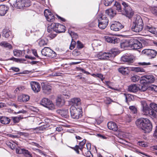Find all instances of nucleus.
I'll return each mask as SVG.
<instances>
[{"instance_id": "obj_1", "label": "nucleus", "mask_w": 157, "mask_h": 157, "mask_svg": "<svg viewBox=\"0 0 157 157\" xmlns=\"http://www.w3.org/2000/svg\"><path fill=\"white\" fill-rule=\"evenodd\" d=\"M122 5L123 6L122 9L120 4L117 2H116L112 8L115 11H116L117 12H117L126 15L128 18L131 17L133 16L134 13L132 11L131 7L124 2L122 3Z\"/></svg>"}, {"instance_id": "obj_2", "label": "nucleus", "mask_w": 157, "mask_h": 157, "mask_svg": "<svg viewBox=\"0 0 157 157\" xmlns=\"http://www.w3.org/2000/svg\"><path fill=\"white\" fill-rule=\"evenodd\" d=\"M136 124L138 127L143 130L144 133H149L152 130V124L147 118H138Z\"/></svg>"}, {"instance_id": "obj_3", "label": "nucleus", "mask_w": 157, "mask_h": 157, "mask_svg": "<svg viewBox=\"0 0 157 157\" xmlns=\"http://www.w3.org/2000/svg\"><path fill=\"white\" fill-rule=\"evenodd\" d=\"M150 107L151 109L148 106L143 107V110L144 113V114L151 117H156V113L154 111L157 112V104L154 103H151L150 104Z\"/></svg>"}, {"instance_id": "obj_4", "label": "nucleus", "mask_w": 157, "mask_h": 157, "mask_svg": "<svg viewBox=\"0 0 157 157\" xmlns=\"http://www.w3.org/2000/svg\"><path fill=\"white\" fill-rule=\"evenodd\" d=\"M116 52L114 51H110L109 52H100L95 55V57H97L101 60H111L115 56Z\"/></svg>"}, {"instance_id": "obj_5", "label": "nucleus", "mask_w": 157, "mask_h": 157, "mask_svg": "<svg viewBox=\"0 0 157 157\" xmlns=\"http://www.w3.org/2000/svg\"><path fill=\"white\" fill-rule=\"evenodd\" d=\"M70 112L72 118H80L82 117V109L78 107L71 106Z\"/></svg>"}, {"instance_id": "obj_6", "label": "nucleus", "mask_w": 157, "mask_h": 157, "mask_svg": "<svg viewBox=\"0 0 157 157\" xmlns=\"http://www.w3.org/2000/svg\"><path fill=\"white\" fill-rule=\"evenodd\" d=\"M13 5L16 8L21 9L24 7H27L31 5L29 0H16L13 3Z\"/></svg>"}, {"instance_id": "obj_7", "label": "nucleus", "mask_w": 157, "mask_h": 157, "mask_svg": "<svg viewBox=\"0 0 157 157\" xmlns=\"http://www.w3.org/2000/svg\"><path fill=\"white\" fill-rule=\"evenodd\" d=\"M40 104L50 110L55 109V106L52 101L47 98H43L40 101Z\"/></svg>"}, {"instance_id": "obj_8", "label": "nucleus", "mask_w": 157, "mask_h": 157, "mask_svg": "<svg viewBox=\"0 0 157 157\" xmlns=\"http://www.w3.org/2000/svg\"><path fill=\"white\" fill-rule=\"evenodd\" d=\"M86 142V140L85 139H83L82 141L79 142L78 145H76L74 147H70L74 150L77 154H80L79 149L82 152L85 149H86V148L84 147Z\"/></svg>"}, {"instance_id": "obj_9", "label": "nucleus", "mask_w": 157, "mask_h": 157, "mask_svg": "<svg viewBox=\"0 0 157 157\" xmlns=\"http://www.w3.org/2000/svg\"><path fill=\"white\" fill-rule=\"evenodd\" d=\"M41 53L43 55L50 58H54L56 55L54 51L48 48H44L42 50Z\"/></svg>"}, {"instance_id": "obj_10", "label": "nucleus", "mask_w": 157, "mask_h": 157, "mask_svg": "<svg viewBox=\"0 0 157 157\" xmlns=\"http://www.w3.org/2000/svg\"><path fill=\"white\" fill-rule=\"evenodd\" d=\"M130 48L134 50L139 49L142 47L141 43L137 38L130 39Z\"/></svg>"}, {"instance_id": "obj_11", "label": "nucleus", "mask_w": 157, "mask_h": 157, "mask_svg": "<svg viewBox=\"0 0 157 157\" xmlns=\"http://www.w3.org/2000/svg\"><path fill=\"white\" fill-rule=\"evenodd\" d=\"M141 81H143L142 83L144 84L152 83L154 82L155 79L154 77L152 75H145L141 77Z\"/></svg>"}, {"instance_id": "obj_12", "label": "nucleus", "mask_w": 157, "mask_h": 157, "mask_svg": "<svg viewBox=\"0 0 157 157\" xmlns=\"http://www.w3.org/2000/svg\"><path fill=\"white\" fill-rule=\"evenodd\" d=\"M142 52L147 56L150 58H154L157 54V51L155 50L150 49H144Z\"/></svg>"}, {"instance_id": "obj_13", "label": "nucleus", "mask_w": 157, "mask_h": 157, "mask_svg": "<svg viewBox=\"0 0 157 157\" xmlns=\"http://www.w3.org/2000/svg\"><path fill=\"white\" fill-rule=\"evenodd\" d=\"M124 27V25L119 21H115L113 23L110 27L112 30L115 31L120 30Z\"/></svg>"}, {"instance_id": "obj_14", "label": "nucleus", "mask_w": 157, "mask_h": 157, "mask_svg": "<svg viewBox=\"0 0 157 157\" xmlns=\"http://www.w3.org/2000/svg\"><path fill=\"white\" fill-rule=\"evenodd\" d=\"M86 149L82 151V154L86 157H93L90 150L91 149V144L90 143H87L86 144Z\"/></svg>"}, {"instance_id": "obj_15", "label": "nucleus", "mask_w": 157, "mask_h": 157, "mask_svg": "<svg viewBox=\"0 0 157 157\" xmlns=\"http://www.w3.org/2000/svg\"><path fill=\"white\" fill-rule=\"evenodd\" d=\"M44 14L48 21L53 22L55 19V17L52 13L48 9L45 10L44 12Z\"/></svg>"}, {"instance_id": "obj_16", "label": "nucleus", "mask_w": 157, "mask_h": 157, "mask_svg": "<svg viewBox=\"0 0 157 157\" xmlns=\"http://www.w3.org/2000/svg\"><path fill=\"white\" fill-rule=\"evenodd\" d=\"M41 88L43 92L45 94L50 93L52 90V87L47 83H41Z\"/></svg>"}, {"instance_id": "obj_17", "label": "nucleus", "mask_w": 157, "mask_h": 157, "mask_svg": "<svg viewBox=\"0 0 157 157\" xmlns=\"http://www.w3.org/2000/svg\"><path fill=\"white\" fill-rule=\"evenodd\" d=\"M134 59V56L132 55H125L122 56L121 58L122 61L128 64L132 63Z\"/></svg>"}, {"instance_id": "obj_18", "label": "nucleus", "mask_w": 157, "mask_h": 157, "mask_svg": "<svg viewBox=\"0 0 157 157\" xmlns=\"http://www.w3.org/2000/svg\"><path fill=\"white\" fill-rule=\"evenodd\" d=\"M31 88L35 93H38L40 90V84L36 82H30Z\"/></svg>"}, {"instance_id": "obj_19", "label": "nucleus", "mask_w": 157, "mask_h": 157, "mask_svg": "<svg viewBox=\"0 0 157 157\" xmlns=\"http://www.w3.org/2000/svg\"><path fill=\"white\" fill-rule=\"evenodd\" d=\"M105 40L108 42L113 44L117 43L119 41V39L113 36H105Z\"/></svg>"}, {"instance_id": "obj_20", "label": "nucleus", "mask_w": 157, "mask_h": 157, "mask_svg": "<svg viewBox=\"0 0 157 157\" xmlns=\"http://www.w3.org/2000/svg\"><path fill=\"white\" fill-rule=\"evenodd\" d=\"M130 39L124 40L120 43V46L121 48H124L128 47H130Z\"/></svg>"}, {"instance_id": "obj_21", "label": "nucleus", "mask_w": 157, "mask_h": 157, "mask_svg": "<svg viewBox=\"0 0 157 157\" xmlns=\"http://www.w3.org/2000/svg\"><path fill=\"white\" fill-rule=\"evenodd\" d=\"M118 71L124 75H128L129 71L127 67H121L118 69Z\"/></svg>"}, {"instance_id": "obj_22", "label": "nucleus", "mask_w": 157, "mask_h": 157, "mask_svg": "<svg viewBox=\"0 0 157 157\" xmlns=\"http://www.w3.org/2000/svg\"><path fill=\"white\" fill-rule=\"evenodd\" d=\"M9 8L4 5H0V16H4L8 11Z\"/></svg>"}, {"instance_id": "obj_23", "label": "nucleus", "mask_w": 157, "mask_h": 157, "mask_svg": "<svg viewBox=\"0 0 157 157\" xmlns=\"http://www.w3.org/2000/svg\"><path fill=\"white\" fill-rule=\"evenodd\" d=\"M107 126L109 129L112 130L114 131H116L118 129L117 125L113 122H109L107 124Z\"/></svg>"}, {"instance_id": "obj_24", "label": "nucleus", "mask_w": 157, "mask_h": 157, "mask_svg": "<svg viewBox=\"0 0 157 157\" xmlns=\"http://www.w3.org/2000/svg\"><path fill=\"white\" fill-rule=\"evenodd\" d=\"M65 31V27L63 25L58 23L57 29L55 30L56 33H59L64 32Z\"/></svg>"}, {"instance_id": "obj_25", "label": "nucleus", "mask_w": 157, "mask_h": 157, "mask_svg": "<svg viewBox=\"0 0 157 157\" xmlns=\"http://www.w3.org/2000/svg\"><path fill=\"white\" fill-rule=\"evenodd\" d=\"M133 25H144L143 20L140 16H138L136 17L135 20L133 23Z\"/></svg>"}, {"instance_id": "obj_26", "label": "nucleus", "mask_w": 157, "mask_h": 157, "mask_svg": "<svg viewBox=\"0 0 157 157\" xmlns=\"http://www.w3.org/2000/svg\"><path fill=\"white\" fill-rule=\"evenodd\" d=\"M105 13L111 17H113L117 14V11L112 8L107 10L105 11Z\"/></svg>"}, {"instance_id": "obj_27", "label": "nucleus", "mask_w": 157, "mask_h": 157, "mask_svg": "<svg viewBox=\"0 0 157 157\" xmlns=\"http://www.w3.org/2000/svg\"><path fill=\"white\" fill-rule=\"evenodd\" d=\"M143 28V25H132V31L136 33H139L141 32Z\"/></svg>"}, {"instance_id": "obj_28", "label": "nucleus", "mask_w": 157, "mask_h": 157, "mask_svg": "<svg viewBox=\"0 0 157 157\" xmlns=\"http://www.w3.org/2000/svg\"><path fill=\"white\" fill-rule=\"evenodd\" d=\"M128 89L129 92L135 93L138 91V87L136 84L131 85L128 86Z\"/></svg>"}, {"instance_id": "obj_29", "label": "nucleus", "mask_w": 157, "mask_h": 157, "mask_svg": "<svg viewBox=\"0 0 157 157\" xmlns=\"http://www.w3.org/2000/svg\"><path fill=\"white\" fill-rule=\"evenodd\" d=\"M71 102L73 105L71 106H74L78 107L81 104L80 99L78 98H74L71 99Z\"/></svg>"}, {"instance_id": "obj_30", "label": "nucleus", "mask_w": 157, "mask_h": 157, "mask_svg": "<svg viewBox=\"0 0 157 157\" xmlns=\"http://www.w3.org/2000/svg\"><path fill=\"white\" fill-rule=\"evenodd\" d=\"M47 31L48 33H50L49 36L52 39L54 38L56 35V34L53 33L54 32H55V30H53V29H51L49 25L48 27Z\"/></svg>"}, {"instance_id": "obj_31", "label": "nucleus", "mask_w": 157, "mask_h": 157, "mask_svg": "<svg viewBox=\"0 0 157 157\" xmlns=\"http://www.w3.org/2000/svg\"><path fill=\"white\" fill-rule=\"evenodd\" d=\"M43 119H44V118H43ZM44 121L45 122H39L38 123L39 124H42V123H45L46 124H43L42 125L43 126V128H46L48 127L49 126V125L48 124V123L50 121V120L49 118H45L44 120Z\"/></svg>"}, {"instance_id": "obj_32", "label": "nucleus", "mask_w": 157, "mask_h": 157, "mask_svg": "<svg viewBox=\"0 0 157 157\" xmlns=\"http://www.w3.org/2000/svg\"><path fill=\"white\" fill-rule=\"evenodd\" d=\"M98 22L99 21L100 22H103L105 23L106 22V24H108L109 23V20L104 15H102L100 16L98 19Z\"/></svg>"}, {"instance_id": "obj_33", "label": "nucleus", "mask_w": 157, "mask_h": 157, "mask_svg": "<svg viewBox=\"0 0 157 157\" xmlns=\"http://www.w3.org/2000/svg\"><path fill=\"white\" fill-rule=\"evenodd\" d=\"M0 45L8 49H12L13 48L10 44L5 41H3L0 43Z\"/></svg>"}, {"instance_id": "obj_34", "label": "nucleus", "mask_w": 157, "mask_h": 157, "mask_svg": "<svg viewBox=\"0 0 157 157\" xmlns=\"http://www.w3.org/2000/svg\"><path fill=\"white\" fill-rule=\"evenodd\" d=\"M64 102V100L60 98H58L56 100V105L59 107H61L63 105Z\"/></svg>"}, {"instance_id": "obj_35", "label": "nucleus", "mask_w": 157, "mask_h": 157, "mask_svg": "<svg viewBox=\"0 0 157 157\" xmlns=\"http://www.w3.org/2000/svg\"><path fill=\"white\" fill-rule=\"evenodd\" d=\"M124 95L126 101L127 103L132 101L134 99L133 96L132 95L125 93Z\"/></svg>"}, {"instance_id": "obj_36", "label": "nucleus", "mask_w": 157, "mask_h": 157, "mask_svg": "<svg viewBox=\"0 0 157 157\" xmlns=\"http://www.w3.org/2000/svg\"><path fill=\"white\" fill-rule=\"evenodd\" d=\"M138 87V90L141 92H144L146 91L147 90H149V86H148L145 84H143L141 86H140Z\"/></svg>"}, {"instance_id": "obj_37", "label": "nucleus", "mask_w": 157, "mask_h": 157, "mask_svg": "<svg viewBox=\"0 0 157 157\" xmlns=\"http://www.w3.org/2000/svg\"><path fill=\"white\" fill-rule=\"evenodd\" d=\"M11 34V32L6 29H4L2 30V36L5 38H8Z\"/></svg>"}, {"instance_id": "obj_38", "label": "nucleus", "mask_w": 157, "mask_h": 157, "mask_svg": "<svg viewBox=\"0 0 157 157\" xmlns=\"http://www.w3.org/2000/svg\"><path fill=\"white\" fill-rule=\"evenodd\" d=\"M131 70L137 72H145V70L144 69L139 67H132Z\"/></svg>"}, {"instance_id": "obj_39", "label": "nucleus", "mask_w": 157, "mask_h": 157, "mask_svg": "<svg viewBox=\"0 0 157 157\" xmlns=\"http://www.w3.org/2000/svg\"><path fill=\"white\" fill-rule=\"evenodd\" d=\"M10 121V118H0V122L3 124H9Z\"/></svg>"}, {"instance_id": "obj_40", "label": "nucleus", "mask_w": 157, "mask_h": 157, "mask_svg": "<svg viewBox=\"0 0 157 157\" xmlns=\"http://www.w3.org/2000/svg\"><path fill=\"white\" fill-rule=\"evenodd\" d=\"M57 113L61 115L62 117H65L64 118H67L66 114L67 112L66 111H63L61 110H58L57 111Z\"/></svg>"}, {"instance_id": "obj_41", "label": "nucleus", "mask_w": 157, "mask_h": 157, "mask_svg": "<svg viewBox=\"0 0 157 157\" xmlns=\"http://www.w3.org/2000/svg\"><path fill=\"white\" fill-rule=\"evenodd\" d=\"M108 24H106V22H105V23L103 22H98V26L99 28L101 29H104L107 27L108 25Z\"/></svg>"}, {"instance_id": "obj_42", "label": "nucleus", "mask_w": 157, "mask_h": 157, "mask_svg": "<svg viewBox=\"0 0 157 157\" xmlns=\"http://www.w3.org/2000/svg\"><path fill=\"white\" fill-rule=\"evenodd\" d=\"M6 144L12 149L13 150L15 149L16 146L15 144L13 143L10 142H7Z\"/></svg>"}, {"instance_id": "obj_43", "label": "nucleus", "mask_w": 157, "mask_h": 157, "mask_svg": "<svg viewBox=\"0 0 157 157\" xmlns=\"http://www.w3.org/2000/svg\"><path fill=\"white\" fill-rule=\"evenodd\" d=\"M9 60H13L16 62H21L24 61H25V59H17L16 58L14 57H13L9 59Z\"/></svg>"}, {"instance_id": "obj_44", "label": "nucleus", "mask_w": 157, "mask_h": 157, "mask_svg": "<svg viewBox=\"0 0 157 157\" xmlns=\"http://www.w3.org/2000/svg\"><path fill=\"white\" fill-rule=\"evenodd\" d=\"M29 99V95H23L21 97L22 101L23 102H27Z\"/></svg>"}, {"instance_id": "obj_45", "label": "nucleus", "mask_w": 157, "mask_h": 157, "mask_svg": "<svg viewBox=\"0 0 157 157\" xmlns=\"http://www.w3.org/2000/svg\"><path fill=\"white\" fill-rule=\"evenodd\" d=\"M23 154L26 157H32L31 154L27 150L25 149Z\"/></svg>"}, {"instance_id": "obj_46", "label": "nucleus", "mask_w": 157, "mask_h": 157, "mask_svg": "<svg viewBox=\"0 0 157 157\" xmlns=\"http://www.w3.org/2000/svg\"><path fill=\"white\" fill-rule=\"evenodd\" d=\"M129 109L133 114H136L137 113V109L134 106H130Z\"/></svg>"}, {"instance_id": "obj_47", "label": "nucleus", "mask_w": 157, "mask_h": 157, "mask_svg": "<svg viewBox=\"0 0 157 157\" xmlns=\"http://www.w3.org/2000/svg\"><path fill=\"white\" fill-rule=\"evenodd\" d=\"M17 134L20 137L21 136H24L25 137H27L29 136V134L27 133L19 131H17Z\"/></svg>"}, {"instance_id": "obj_48", "label": "nucleus", "mask_w": 157, "mask_h": 157, "mask_svg": "<svg viewBox=\"0 0 157 157\" xmlns=\"http://www.w3.org/2000/svg\"><path fill=\"white\" fill-rule=\"evenodd\" d=\"M114 0H104V3L106 6L110 5Z\"/></svg>"}, {"instance_id": "obj_49", "label": "nucleus", "mask_w": 157, "mask_h": 157, "mask_svg": "<svg viewBox=\"0 0 157 157\" xmlns=\"http://www.w3.org/2000/svg\"><path fill=\"white\" fill-rule=\"evenodd\" d=\"M131 80L133 82H136L138 81L140 77L137 75H135L131 77Z\"/></svg>"}, {"instance_id": "obj_50", "label": "nucleus", "mask_w": 157, "mask_h": 157, "mask_svg": "<svg viewBox=\"0 0 157 157\" xmlns=\"http://www.w3.org/2000/svg\"><path fill=\"white\" fill-rule=\"evenodd\" d=\"M25 149L21 148L19 147L16 148V152L18 154H23Z\"/></svg>"}, {"instance_id": "obj_51", "label": "nucleus", "mask_w": 157, "mask_h": 157, "mask_svg": "<svg viewBox=\"0 0 157 157\" xmlns=\"http://www.w3.org/2000/svg\"><path fill=\"white\" fill-rule=\"evenodd\" d=\"M76 44V42L75 41L73 40V39H72V41L71 43L70 46L69 48L70 50L73 49L75 47V46Z\"/></svg>"}, {"instance_id": "obj_52", "label": "nucleus", "mask_w": 157, "mask_h": 157, "mask_svg": "<svg viewBox=\"0 0 157 157\" xmlns=\"http://www.w3.org/2000/svg\"><path fill=\"white\" fill-rule=\"evenodd\" d=\"M151 11L153 14L157 16V7H155L152 8Z\"/></svg>"}, {"instance_id": "obj_53", "label": "nucleus", "mask_w": 157, "mask_h": 157, "mask_svg": "<svg viewBox=\"0 0 157 157\" xmlns=\"http://www.w3.org/2000/svg\"><path fill=\"white\" fill-rule=\"evenodd\" d=\"M149 90H154L155 92H157V86L154 85H151L149 86Z\"/></svg>"}, {"instance_id": "obj_54", "label": "nucleus", "mask_w": 157, "mask_h": 157, "mask_svg": "<svg viewBox=\"0 0 157 157\" xmlns=\"http://www.w3.org/2000/svg\"><path fill=\"white\" fill-rule=\"evenodd\" d=\"M58 25V23H52L51 25H49V26L53 29V30H55L56 29H57V26Z\"/></svg>"}, {"instance_id": "obj_55", "label": "nucleus", "mask_w": 157, "mask_h": 157, "mask_svg": "<svg viewBox=\"0 0 157 157\" xmlns=\"http://www.w3.org/2000/svg\"><path fill=\"white\" fill-rule=\"evenodd\" d=\"M39 44L40 47L43 46L47 44V43L44 40H41L39 43Z\"/></svg>"}, {"instance_id": "obj_56", "label": "nucleus", "mask_w": 157, "mask_h": 157, "mask_svg": "<svg viewBox=\"0 0 157 157\" xmlns=\"http://www.w3.org/2000/svg\"><path fill=\"white\" fill-rule=\"evenodd\" d=\"M83 45L80 41L78 40L77 41V48L78 49H81L83 47Z\"/></svg>"}, {"instance_id": "obj_57", "label": "nucleus", "mask_w": 157, "mask_h": 157, "mask_svg": "<svg viewBox=\"0 0 157 157\" xmlns=\"http://www.w3.org/2000/svg\"><path fill=\"white\" fill-rule=\"evenodd\" d=\"M63 95L66 96V98H68L70 96V94L69 92H67V91L65 90L63 92Z\"/></svg>"}, {"instance_id": "obj_58", "label": "nucleus", "mask_w": 157, "mask_h": 157, "mask_svg": "<svg viewBox=\"0 0 157 157\" xmlns=\"http://www.w3.org/2000/svg\"><path fill=\"white\" fill-rule=\"evenodd\" d=\"M148 31L153 34L157 35V32L156 31L155 29L154 28L152 27V28L149 30Z\"/></svg>"}, {"instance_id": "obj_59", "label": "nucleus", "mask_w": 157, "mask_h": 157, "mask_svg": "<svg viewBox=\"0 0 157 157\" xmlns=\"http://www.w3.org/2000/svg\"><path fill=\"white\" fill-rule=\"evenodd\" d=\"M14 55L16 57H19L20 56V52L18 50H16L15 51H13Z\"/></svg>"}, {"instance_id": "obj_60", "label": "nucleus", "mask_w": 157, "mask_h": 157, "mask_svg": "<svg viewBox=\"0 0 157 157\" xmlns=\"http://www.w3.org/2000/svg\"><path fill=\"white\" fill-rule=\"evenodd\" d=\"M70 35L72 38L76 39L78 37V36L77 34L74 32H71Z\"/></svg>"}, {"instance_id": "obj_61", "label": "nucleus", "mask_w": 157, "mask_h": 157, "mask_svg": "<svg viewBox=\"0 0 157 157\" xmlns=\"http://www.w3.org/2000/svg\"><path fill=\"white\" fill-rule=\"evenodd\" d=\"M25 89V87L21 86L17 87L15 90L16 92H18V91H21Z\"/></svg>"}, {"instance_id": "obj_62", "label": "nucleus", "mask_w": 157, "mask_h": 157, "mask_svg": "<svg viewBox=\"0 0 157 157\" xmlns=\"http://www.w3.org/2000/svg\"><path fill=\"white\" fill-rule=\"evenodd\" d=\"M138 64L141 66H145V65H148L151 64V63H145V62H140L138 63Z\"/></svg>"}, {"instance_id": "obj_63", "label": "nucleus", "mask_w": 157, "mask_h": 157, "mask_svg": "<svg viewBox=\"0 0 157 157\" xmlns=\"http://www.w3.org/2000/svg\"><path fill=\"white\" fill-rule=\"evenodd\" d=\"M95 123L97 124H99L101 123L102 121V120L100 119L99 118H95Z\"/></svg>"}, {"instance_id": "obj_64", "label": "nucleus", "mask_w": 157, "mask_h": 157, "mask_svg": "<svg viewBox=\"0 0 157 157\" xmlns=\"http://www.w3.org/2000/svg\"><path fill=\"white\" fill-rule=\"evenodd\" d=\"M9 137H11L13 138H18L20 137V136H18V135H14L12 134H10L8 135Z\"/></svg>"}]
</instances>
